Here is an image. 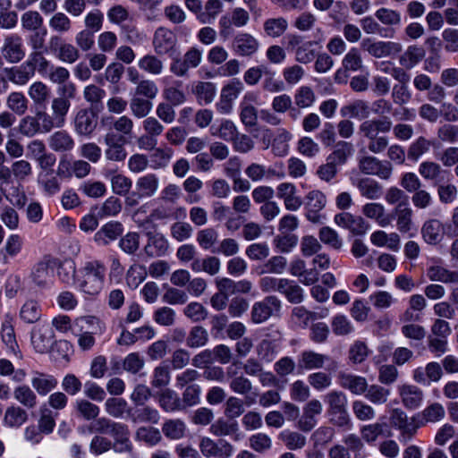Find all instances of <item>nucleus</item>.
Returning <instances> with one entry per match:
<instances>
[{"label":"nucleus","instance_id":"1","mask_svg":"<svg viewBox=\"0 0 458 458\" xmlns=\"http://www.w3.org/2000/svg\"><path fill=\"white\" fill-rule=\"evenodd\" d=\"M392 126V121L386 116L365 120L359 126V133L369 140L368 149L374 154H379L386 149L389 143L388 138L380 136L379 133L389 132Z\"/></svg>","mask_w":458,"mask_h":458},{"label":"nucleus","instance_id":"2","mask_svg":"<svg viewBox=\"0 0 458 458\" xmlns=\"http://www.w3.org/2000/svg\"><path fill=\"white\" fill-rule=\"evenodd\" d=\"M106 270L105 264L100 260L86 262L81 270L80 289L88 295H98L104 287Z\"/></svg>","mask_w":458,"mask_h":458},{"label":"nucleus","instance_id":"3","mask_svg":"<svg viewBox=\"0 0 458 458\" xmlns=\"http://www.w3.org/2000/svg\"><path fill=\"white\" fill-rule=\"evenodd\" d=\"M328 404V413L334 425L344 427L350 423V416L347 411L346 395L339 391H332L326 395Z\"/></svg>","mask_w":458,"mask_h":458},{"label":"nucleus","instance_id":"4","mask_svg":"<svg viewBox=\"0 0 458 458\" xmlns=\"http://www.w3.org/2000/svg\"><path fill=\"white\" fill-rule=\"evenodd\" d=\"M202 60V51L195 47L189 48L182 57L172 58L170 72L176 77H187L189 70L198 67Z\"/></svg>","mask_w":458,"mask_h":458},{"label":"nucleus","instance_id":"5","mask_svg":"<svg viewBox=\"0 0 458 458\" xmlns=\"http://www.w3.org/2000/svg\"><path fill=\"white\" fill-rule=\"evenodd\" d=\"M281 301L275 295H269L255 302L250 310V319L254 324H261L272 316H277L281 310Z\"/></svg>","mask_w":458,"mask_h":458},{"label":"nucleus","instance_id":"6","mask_svg":"<svg viewBox=\"0 0 458 458\" xmlns=\"http://www.w3.org/2000/svg\"><path fill=\"white\" fill-rule=\"evenodd\" d=\"M250 21L249 13L241 7L233 8L230 14L223 15L218 21L220 37L226 39L233 34V26L244 27Z\"/></svg>","mask_w":458,"mask_h":458},{"label":"nucleus","instance_id":"7","mask_svg":"<svg viewBox=\"0 0 458 458\" xmlns=\"http://www.w3.org/2000/svg\"><path fill=\"white\" fill-rule=\"evenodd\" d=\"M359 170L367 175H376L383 180H388L393 172V166L388 161H381L373 156H365L359 159Z\"/></svg>","mask_w":458,"mask_h":458},{"label":"nucleus","instance_id":"8","mask_svg":"<svg viewBox=\"0 0 458 458\" xmlns=\"http://www.w3.org/2000/svg\"><path fill=\"white\" fill-rule=\"evenodd\" d=\"M103 142L105 144V157L111 162H123L127 157V151L125 145L128 140H124L122 136L113 134L112 132H106L103 136Z\"/></svg>","mask_w":458,"mask_h":458},{"label":"nucleus","instance_id":"9","mask_svg":"<svg viewBox=\"0 0 458 458\" xmlns=\"http://www.w3.org/2000/svg\"><path fill=\"white\" fill-rule=\"evenodd\" d=\"M199 450L205 457L228 458L233 454V446L224 439L214 441L208 437H203L199 440Z\"/></svg>","mask_w":458,"mask_h":458},{"label":"nucleus","instance_id":"10","mask_svg":"<svg viewBox=\"0 0 458 458\" xmlns=\"http://www.w3.org/2000/svg\"><path fill=\"white\" fill-rule=\"evenodd\" d=\"M389 420L393 428L400 430L401 437L405 442L410 441L417 433L418 426L414 419H409L407 414L399 408L391 411Z\"/></svg>","mask_w":458,"mask_h":458},{"label":"nucleus","instance_id":"11","mask_svg":"<svg viewBox=\"0 0 458 458\" xmlns=\"http://www.w3.org/2000/svg\"><path fill=\"white\" fill-rule=\"evenodd\" d=\"M101 126L106 130V132H112L122 136L124 140L131 137L134 123L127 115H122L117 118L113 116L102 117Z\"/></svg>","mask_w":458,"mask_h":458},{"label":"nucleus","instance_id":"12","mask_svg":"<svg viewBox=\"0 0 458 458\" xmlns=\"http://www.w3.org/2000/svg\"><path fill=\"white\" fill-rule=\"evenodd\" d=\"M177 37L170 30L160 27L153 37L152 46L157 55H170L176 49Z\"/></svg>","mask_w":458,"mask_h":458},{"label":"nucleus","instance_id":"13","mask_svg":"<svg viewBox=\"0 0 458 458\" xmlns=\"http://www.w3.org/2000/svg\"><path fill=\"white\" fill-rule=\"evenodd\" d=\"M98 125L97 114L89 108L80 109L73 118L75 132L80 136H90Z\"/></svg>","mask_w":458,"mask_h":458},{"label":"nucleus","instance_id":"14","mask_svg":"<svg viewBox=\"0 0 458 458\" xmlns=\"http://www.w3.org/2000/svg\"><path fill=\"white\" fill-rule=\"evenodd\" d=\"M362 47L373 57L383 58L402 51V45L393 41H372L369 38L364 39Z\"/></svg>","mask_w":458,"mask_h":458},{"label":"nucleus","instance_id":"15","mask_svg":"<svg viewBox=\"0 0 458 458\" xmlns=\"http://www.w3.org/2000/svg\"><path fill=\"white\" fill-rule=\"evenodd\" d=\"M2 54L4 59L10 64H17L25 56V50L21 36L12 34L4 40Z\"/></svg>","mask_w":458,"mask_h":458},{"label":"nucleus","instance_id":"16","mask_svg":"<svg viewBox=\"0 0 458 458\" xmlns=\"http://www.w3.org/2000/svg\"><path fill=\"white\" fill-rule=\"evenodd\" d=\"M54 333L49 325H40L31 331V344L38 353H47L52 347Z\"/></svg>","mask_w":458,"mask_h":458},{"label":"nucleus","instance_id":"17","mask_svg":"<svg viewBox=\"0 0 458 458\" xmlns=\"http://www.w3.org/2000/svg\"><path fill=\"white\" fill-rule=\"evenodd\" d=\"M392 216L395 217L396 227L400 233H407L413 229V210L408 201H402L397 204L393 210Z\"/></svg>","mask_w":458,"mask_h":458},{"label":"nucleus","instance_id":"18","mask_svg":"<svg viewBox=\"0 0 458 458\" xmlns=\"http://www.w3.org/2000/svg\"><path fill=\"white\" fill-rule=\"evenodd\" d=\"M328 359L325 354L305 350L298 356L297 368L299 372L320 369Z\"/></svg>","mask_w":458,"mask_h":458},{"label":"nucleus","instance_id":"19","mask_svg":"<svg viewBox=\"0 0 458 458\" xmlns=\"http://www.w3.org/2000/svg\"><path fill=\"white\" fill-rule=\"evenodd\" d=\"M123 233V226L118 221H111L105 224L94 234V242L100 246H107L117 240Z\"/></svg>","mask_w":458,"mask_h":458},{"label":"nucleus","instance_id":"20","mask_svg":"<svg viewBox=\"0 0 458 458\" xmlns=\"http://www.w3.org/2000/svg\"><path fill=\"white\" fill-rule=\"evenodd\" d=\"M445 226L443 223L437 218H431L423 224L421 227V235L423 240L431 245H437L442 242L445 237Z\"/></svg>","mask_w":458,"mask_h":458},{"label":"nucleus","instance_id":"21","mask_svg":"<svg viewBox=\"0 0 458 458\" xmlns=\"http://www.w3.org/2000/svg\"><path fill=\"white\" fill-rule=\"evenodd\" d=\"M259 47V41L249 33H239L233 41L234 52L241 56H251L258 51Z\"/></svg>","mask_w":458,"mask_h":458},{"label":"nucleus","instance_id":"22","mask_svg":"<svg viewBox=\"0 0 458 458\" xmlns=\"http://www.w3.org/2000/svg\"><path fill=\"white\" fill-rule=\"evenodd\" d=\"M114 438L112 448L116 453H131L132 444L130 440V430L127 425L118 422L112 433Z\"/></svg>","mask_w":458,"mask_h":458},{"label":"nucleus","instance_id":"23","mask_svg":"<svg viewBox=\"0 0 458 458\" xmlns=\"http://www.w3.org/2000/svg\"><path fill=\"white\" fill-rule=\"evenodd\" d=\"M398 391L402 403L407 409H417L423 401V391L416 386L403 385L398 387Z\"/></svg>","mask_w":458,"mask_h":458},{"label":"nucleus","instance_id":"24","mask_svg":"<svg viewBox=\"0 0 458 458\" xmlns=\"http://www.w3.org/2000/svg\"><path fill=\"white\" fill-rule=\"evenodd\" d=\"M360 195L368 199H378L383 194L382 185L370 177H363L352 182Z\"/></svg>","mask_w":458,"mask_h":458},{"label":"nucleus","instance_id":"25","mask_svg":"<svg viewBox=\"0 0 458 458\" xmlns=\"http://www.w3.org/2000/svg\"><path fill=\"white\" fill-rule=\"evenodd\" d=\"M257 97L253 93L246 94L240 103V118L242 123L247 127H253L258 122V110L252 105Z\"/></svg>","mask_w":458,"mask_h":458},{"label":"nucleus","instance_id":"26","mask_svg":"<svg viewBox=\"0 0 458 458\" xmlns=\"http://www.w3.org/2000/svg\"><path fill=\"white\" fill-rule=\"evenodd\" d=\"M148 242L144 247V251L148 257L164 256L169 247L167 240L160 233L148 232L147 233Z\"/></svg>","mask_w":458,"mask_h":458},{"label":"nucleus","instance_id":"27","mask_svg":"<svg viewBox=\"0 0 458 458\" xmlns=\"http://www.w3.org/2000/svg\"><path fill=\"white\" fill-rule=\"evenodd\" d=\"M169 80V77H165L162 80V82L165 85L163 97L167 101L166 103L174 106H180L186 101V95L181 89L182 81H175L174 84L170 85Z\"/></svg>","mask_w":458,"mask_h":458},{"label":"nucleus","instance_id":"28","mask_svg":"<svg viewBox=\"0 0 458 458\" xmlns=\"http://www.w3.org/2000/svg\"><path fill=\"white\" fill-rule=\"evenodd\" d=\"M54 267L50 260L44 259L34 267L31 276L33 282L39 287H46L51 284Z\"/></svg>","mask_w":458,"mask_h":458},{"label":"nucleus","instance_id":"29","mask_svg":"<svg viewBox=\"0 0 458 458\" xmlns=\"http://www.w3.org/2000/svg\"><path fill=\"white\" fill-rule=\"evenodd\" d=\"M419 174L427 181H431L435 184H438L445 179L447 174L441 165L433 161H424L419 165Z\"/></svg>","mask_w":458,"mask_h":458},{"label":"nucleus","instance_id":"30","mask_svg":"<svg viewBox=\"0 0 458 458\" xmlns=\"http://www.w3.org/2000/svg\"><path fill=\"white\" fill-rule=\"evenodd\" d=\"M159 186V179L154 174L140 177L136 182L139 198H149L156 194Z\"/></svg>","mask_w":458,"mask_h":458},{"label":"nucleus","instance_id":"31","mask_svg":"<svg viewBox=\"0 0 458 458\" xmlns=\"http://www.w3.org/2000/svg\"><path fill=\"white\" fill-rule=\"evenodd\" d=\"M229 386L233 393L245 396V403L247 406H250L256 403V397L249 395L252 390V383L242 374L233 378V380L230 381Z\"/></svg>","mask_w":458,"mask_h":458},{"label":"nucleus","instance_id":"32","mask_svg":"<svg viewBox=\"0 0 458 458\" xmlns=\"http://www.w3.org/2000/svg\"><path fill=\"white\" fill-rule=\"evenodd\" d=\"M340 385L354 394H362L368 388L365 377L352 374L342 373L339 375Z\"/></svg>","mask_w":458,"mask_h":458},{"label":"nucleus","instance_id":"33","mask_svg":"<svg viewBox=\"0 0 458 458\" xmlns=\"http://www.w3.org/2000/svg\"><path fill=\"white\" fill-rule=\"evenodd\" d=\"M57 384V379L53 375L42 372H35L31 379V385L39 395H47L56 387Z\"/></svg>","mask_w":458,"mask_h":458},{"label":"nucleus","instance_id":"34","mask_svg":"<svg viewBox=\"0 0 458 458\" xmlns=\"http://www.w3.org/2000/svg\"><path fill=\"white\" fill-rule=\"evenodd\" d=\"M240 428L236 420L219 418L210 425L209 432L216 437L233 436L239 432Z\"/></svg>","mask_w":458,"mask_h":458},{"label":"nucleus","instance_id":"35","mask_svg":"<svg viewBox=\"0 0 458 458\" xmlns=\"http://www.w3.org/2000/svg\"><path fill=\"white\" fill-rule=\"evenodd\" d=\"M49 147L55 152H68L73 149L74 140L65 131L54 132L48 140Z\"/></svg>","mask_w":458,"mask_h":458},{"label":"nucleus","instance_id":"36","mask_svg":"<svg viewBox=\"0 0 458 458\" xmlns=\"http://www.w3.org/2000/svg\"><path fill=\"white\" fill-rule=\"evenodd\" d=\"M22 248L21 238L18 234H12L5 242L4 248L0 250V263L7 265L11 258L17 256Z\"/></svg>","mask_w":458,"mask_h":458},{"label":"nucleus","instance_id":"37","mask_svg":"<svg viewBox=\"0 0 458 458\" xmlns=\"http://www.w3.org/2000/svg\"><path fill=\"white\" fill-rule=\"evenodd\" d=\"M199 105H208L211 103L216 96V88L214 83L209 81H198L191 89Z\"/></svg>","mask_w":458,"mask_h":458},{"label":"nucleus","instance_id":"38","mask_svg":"<svg viewBox=\"0 0 458 458\" xmlns=\"http://www.w3.org/2000/svg\"><path fill=\"white\" fill-rule=\"evenodd\" d=\"M362 213L369 218L375 219L382 227H386L391 224V216L385 215V208L380 203H367L362 208Z\"/></svg>","mask_w":458,"mask_h":458},{"label":"nucleus","instance_id":"39","mask_svg":"<svg viewBox=\"0 0 458 458\" xmlns=\"http://www.w3.org/2000/svg\"><path fill=\"white\" fill-rule=\"evenodd\" d=\"M8 80L16 85H25L33 77V69L30 68L27 63L20 67L5 68Z\"/></svg>","mask_w":458,"mask_h":458},{"label":"nucleus","instance_id":"40","mask_svg":"<svg viewBox=\"0 0 458 458\" xmlns=\"http://www.w3.org/2000/svg\"><path fill=\"white\" fill-rule=\"evenodd\" d=\"M427 276L431 281H439L445 284H458V271H450L440 266H432L428 268Z\"/></svg>","mask_w":458,"mask_h":458},{"label":"nucleus","instance_id":"41","mask_svg":"<svg viewBox=\"0 0 458 458\" xmlns=\"http://www.w3.org/2000/svg\"><path fill=\"white\" fill-rule=\"evenodd\" d=\"M6 106L11 113L21 116L28 111L29 100L23 93L14 91L7 96Z\"/></svg>","mask_w":458,"mask_h":458},{"label":"nucleus","instance_id":"42","mask_svg":"<svg viewBox=\"0 0 458 458\" xmlns=\"http://www.w3.org/2000/svg\"><path fill=\"white\" fill-rule=\"evenodd\" d=\"M279 293L284 294L286 300L293 304H299L304 300L303 289L295 282L286 278L284 279Z\"/></svg>","mask_w":458,"mask_h":458},{"label":"nucleus","instance_id":"43","mask_svg":"<svg viewBox=\"0 0 458 458\" xmlns=\"http://www.w3.org/2000/svg\"><path fill=\"white\" fill-rule=\"evenodd\" d=\"M28 420L25 410L20 406H9L4 413V423L9 428H19Z\"/></svg>","mask_w":458,"mask_h":458},{"label":"nucleus","instance_id":"44","mask_svg":"<svg viewBox=\"0 0 458 458\" xmlns=\"http://www.w3.org/2000/svg\"><path fill=\"white\" fill-rule=\"evenodd\" d=\"M164 435L169 439H181L186 432V424L180 419H171L164 422L162 426Z\"/></svg>","mask_w":458,"mask_h":458},{"label":"nucleus","instance_id":"45","mask_svg":"<svg viewBox=\"0 0 458 458\" xmlns=\"http://www.w3.org/2000/svg\"><path fill=\"white\" fill-rule=\"evenodd\" d=\"M160 406L168 412L183 410V403L179 395L171 389H165L159 395Z\"/></svg>","mask_w":458,"mask_h":458},{"label":"nucleus","instance_id":"46","mask_svg":"<svg viewBox=\"0 0 458 458\" xmlns=\"http://www.w3.org/2000/svg\"><path fill=\"white\" fill-rule=\"evenodd\" d=\"M2 340L12 352L19 360L22 359V354L16 342L14 329L12 324L5 321L2 324Z\"/></svg>","mask_w":458,"mask_h":458},{"label":"nucleus","instance_id":"47","mask_svg":"<svg viewBox=\"0 0 458 458\" xmlns=\"http://www.w3.org/2000/svg\"><path fill=\"white\" fill-rule=\"evenodd\" d=\"M425 57V50L421 47L410 46L400 56V64L407 69L413 68Z\"/></svg>","mask_w":458,"mask_h":458},{"label":"nucleus","instance_id":"48","mask_svg":"<svg viewBox=\"0 0 458 458\" xmlns=\"http://www.w3.org/2000/svg\"><path fill=\"white\" fill-rule=\"evenodd\" d=\"M138 66L140 70L152 74L159 75L163 72L164 64L161 59L154 55H145L138 61Z\"/></svg>","mask_w":458,"mask_h":458},{"label":"nucleus","instance_id":"49","mask_svg":"<svg viewBox=\"0 0 458 458\" xmlns=\"http://www.w3.org/2000/svg\"><path fill=\"white\" fill-rule=\"evenodd\" d=\"M15 400L28 409H33L37 405V395L27 385L17 386L13 391Z\"/></svg>","mask_w":458,"mask_h":458},{"label":"nucleus","instance_id":"50","mask_svg":"<svg viewBox=\"0 0 458 458\" xmlns=\"http://www.w3.org/2000/svg\"><path fill=\"white\" fill-rule=\"evenodd\" d=\"M353 153V146L352 143L347 141H338L335 144V150L327 157L328 160H331L335 164L344 165L348 157Z\"/></svg>","mask_w":458,"mask_h":458},{"label":"nucleus","instance_id":"51","mask_svg":"<svg viewBox=\"0 0 458 458\" xmlns=\"http://www.w3.org/2000/svg\"><path fill=\"white\" fill-rule=\"evenodd\" d=\"M264 31L271 38L281 37L288 28V22L285 18H270L264 21Z\"/></svg>","mask_w":458,"mask_h":458},{"label":"nucleus","instance_id":"52","mask_svg":"<svg viewBox=\"0 0 458 458\" xmlns=\"http://www.w3.org/2000/svg\"><path fill=\"white\" fill-rule=\"evenodd\" d=\"M105 409L107 414L114 418H122L125 413H130L127 402L123 398H108L105 403Z\"/></svg>","mask_w":458,"mask_h":458},{"label":"nucleus","instance_id":"53","mask_svg":"<svg viewBox=\"0 0 458 458\" xmlns=\"http://www.w3.org/2000/svg\"><path fill=\"white\" fill-rule=\"evenodd\" d=\"M248 442L250 448L259 454H264L272 448V438L262 432L251 435Z\"/></svg>","mask_w":458,"mask_h":458},{"label":"nucleus","instance_id":"54","mask_svg":"<svg viewBox=\"0 0 458 458\" xmlns=\"http://www.w3.org/2000/svg\"><path fill=\"white\" fill-rule=\"evenodd\" d=\"M38 184L47 196H53L61 190L59 179L56 175H54L53 171L41 174L38 179Z\"/></svg>","mask_w":458,"mask_h":458},{"label":"nucleus","instance_id":"55","mask_svg":"<svg viewBox=\"0 0 458 458\" xmlns=\"http://www.w3.org/2000/svg\"><path fill=\"white\" fill-rule=\"evenodd\" d=\"M19 132L28 138L34 137L38 133H41L40 123L36 115H26L21 119L19 123Z\"/></svg>","mask_w":458,"mask_h":458},{"label":"nucleus","instance_id":"56","mask_svg":"<svg viewBox=\"0 0 458 458\" xmlns=\"http://www.w3.org/2000/svg\"><path fill=\"white\" fill-rule=\"evenodd\" d=\"M152 102L147 98L133 96L130 101V109L136 118L146 117L152 110Z\"/></svg>","mask_w":458,"mask_h":458},{"label":"nucleus","instance_id":"57","mask_svg":"<svg viewBox=\"0 0 458 458\" xmlns=\"http://www.w3.org/2000/svg\"><path fill=\"white\" fill-rule=\"evenodd\" d=\"M244 404H246L245 400L243 401L236 396H230L225 404V416L227 419L235 420L236 418L244 414Z\"/></svg>","mask_w":458,"mask_h":458},{"label":"nucleus","instance_id":"58","mask_svg":"<svg viewBox=\"0 0 458 458\" xmlns=\"http://www.w3.org/2000/svg\"><path fill=\"white\" fill-rule=\"evenodd\" d=\"M279 439L290 450L301 449L306 445V437L295 431L284 430L279 434Z\"/></svg>","mask_w":458,"mask_h":458},{"label":"nucleus","instance_id":"59","mask_svg":"<svg viewBox=\"0 0 458 458\" xmlns=\"http://www.w3.org/2000/svg\"><path fill=\"white\" fill-rule=\"evenodd\" d=\"M70 106L71 103L66 98H55L53 99L51 108L56 122V127L64 125Z\"/></svg>","mask_w":458,"mask_h":458},{"label":"nucleus","instance_id":"60","mask_svg":"<svg viewBox=\"0 0 458 458\" xmlns=\"http://www.w3.org/2000/svg\"><path fill=\"white\" fill-rule=\"evenodd\" d=\"M20 317L27 323H35L41 317V310L34 300L27 301L21 309Z\"/></svg>","mask_w":458,"mask_h":458},{"label":"nucleus","instance_id":"61","mask_svg":"<svg viewBox=\"0 0 458 458\" xmlns=\"http://www.w3.org/2000/svg\"><path fill=\"white\" fill-rule=\"evenodd\" d=\"M131 418L133 422H148L157 424L159 421L160 415L157 409L149 406H144L137 409Z\"/></svg>","mask_w":458,"mask_h":458},{"label":"nucleus","instance_id":"62","mask_svg":"<svg viewBox=\"0 0 458 458\" xmlns=\"http://www.w3.org/2000/svg\"><path fill=\"white\" fill-rule=\"evenodd\" d=\"M21 27L27 31H37L43 25V18L37 11H27L21 17Z\"/></svg>","mask_w":458,"mask_h":458},{"label":"nucleus","instance_id":"63","mask_svg":"<svg viewBox=\"0 0 458 458\" xmlns=\"http://www.w3.org/2000/svg\"><path fill=\"white\" fill-rule=\"evenodd\" d=\"M208 340V331L200 326L193 327L186 339V344L191 348L204 346Z\"/></svg>","mask_w":458,"mask_h":458},{"label":"nucleus","instance_id":"64","mask_svg":"<svg viewBox=\"0 0 458 458\" xmlns=\"http://www.w3.org/2000/svg\"><path fill=\"white\" fill-rule=\"evenodd\" d=\"M316 99L313 89L309 86H301L294 95V103L299 108L310 107Z\"/></svg>","mask_w":458,"mask_h":458}]
</instances>
